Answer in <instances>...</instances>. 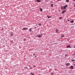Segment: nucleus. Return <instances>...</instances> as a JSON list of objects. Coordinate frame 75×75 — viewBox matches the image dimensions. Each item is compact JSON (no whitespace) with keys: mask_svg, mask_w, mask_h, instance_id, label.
<instances>
[{"mask_svg":"<svg viewBox=\"0 0 75 75\" xmlns=\"http://www.w3.org/2000/svg\"><path fill=\"white\" fill-rule=\"evenodd\" d=\"M36 36L38 38H41L42 37V35H36Z\"/></svg>","mask_w":75,"mask_h":75,"instance_id":"obj_1","label":"nucleus"},{"mask_svg":"<svg viewBox=\"0 0 75 75\" xmlns=\"http://www.w3.org/2000/svg\"><path fill=\"white\" fill-rule=\"evenodd\" d=\"M74 66H71L69 67V69H73V68H74Z\"/></svg>","mask_w":75,"mask_h":75,"instance_id":"obj_2","label":"nucleus"},{"mask_svg":"<svg viewBox=\"0 0 75 75\" xmlns=\"http://www.w3.org/2000/svg\"><path fill=\"white\" fill-rule=\"evenodd\" d=\"M68 7V5H65L63 6V7L64 8V9H66V8Z\"/></svg>","mask_w":75,"mask_h":75,"instance_id":"obj_3","label":"nucleus"},{"mask_svg":"<svg viewBox=\"0 0 75 75\" xmlns=\"http://www.w3.org/2000/svg\"><path fill=\"white\" fill-rule=\"evenodd\" d=\"M64 13H66V10H64L63 11H62V14H64Z\"/></svg>","mask_w":75,"mask_h":75,"instance_id":"obj_4","label":"nucleus"},{"mask_svg":"<svg viewBox=\"0 0 75 75\" xmlns=\"http://www.w3.org/2000/svg\"><path fill=\"white\" fill-rule=\"evenodd\" d=\"M36 1H37L38 3H40L41 2V0H36Z\"/></svg>","mask_w":75,"mask_h":75,"instance_id":"obj_5","label":"nucleus"},{"mask_svg":"<svg viewBox=\"0 0 75 75\" xmlns=\"http://www.w3.org/2000/svg\"><path fill=\"white\" fill-rule=\"evenodd\" d=\"M71 45H67L66 46L67 48H71V47H70Z\"/></svg>","mask_w":75,"mask_h":75,"instance_id":"obj_6","label":"nucleus"},{"mask_svg":"<svg viewBox=\"0 0 75 75\" xmlns=\"http://www.w3.org/2000/svg\"><path fill=\"white\" fill-rule=\"evenodd\" d=\"M28 30V28H24L22 29V30Z\"/></svg>","mask_w":75,"mask_h":75,"instance_id":"obj_7","label":"nucleus"},{"mask_svg":"<svg viewBox=\"0 0 75 75\" xmlns=\"http://www.w3.org/2000/svg\"><path fill=\"white\" fill-rule=\"evenodd\" d=\"M59 31V30L58 29H56V33H58V32Z\"/></svg>","mask_w":75,"mask_h":75,"instance_id":"obj_8","label":"nucleus"},{"mask_svg":"<svg viewBox=\"0 0 75 75\" xmlns=\"http://www.w3.org/2000/svg\"><path fill=\"white\" fill-rule=\"evenodd\" d=\"M65 65L66 66H68L69 65H70V63H67L65 64Z\"/></svg>","mask_w":75,"mask_h":75,"instance_id":"obj_9","label":"nucleus"},{"mask_svg":"<svg viewBox=\"0 0 75 75\" xmlns=\"http://www.w3.org/2000/svg\"><path fill=\"white\" fill-rule=\"evenodd\" d=\"M61 8L62 10H64V9H65L62 6H61Z\"/></svg>","mask_w":75,"mask_h":75,"instance_id":"obj_10","label":"nucleus"},{"mask_svg":"<svg viewBox=\"0 0 75 75\" xmlns=\"http://www.w3.org/2000/svg\"><path fill=\"white\" fill-rule=\"evenodd\" d=\"M74 20L71 21H70V23H74Z\"/></svg>","mask_w":75,"mask_h":75,"instance_id":"obj_11","label":"nucleus"},{"mask_svg":"<svg viewBox=\"0 0 75 75\" xmlns=\"http://www.w3.org/2000/svg\"><path fill=\"white\" fill-rule=\"evenodd\" d=\"M30 74L31 75H35V74H33L31 72L30 73Z\"/></svg>","mask_w":75,"mask_h":75,"instance_id":"obj_12","label":"nucleus"},{"mask_svg":"<svg viewBox=\"0 0 75 75\" xmlns=\"http://www.w3.org/2000/svg\"><path fill=\"white\" fill-rule=\"evenodd\" d=\"M13 33L11 32V36H13Z\"/></svg>","mask_w":75,"mask_h":75,"instance_id":"obj_13","label":"nucleus"},{"mask_svg":"<svg viewBox=\"0 0 75 75\" xmlns=\"http://www.w3.org/2000/svg\"><path fill=\"white\" fill-rule=\"evenodd\" d=\"M64 37V35H62L61 36V38H62V37Z\"/></svg>","mask_w":75,"mask_h":75,"instance_id":"obj_14","label":"nucleus"},{"mask_svg":"<svg viewBox=\"0 0 75 75\" xmlns=\"http://www.w3.org/2000/svg\"><path fill=\"white\" fill-rule=\"evenodd\" d=\"M47 17L48 18H51V16H48V15L47 16Z\"/></svg>","mask_w":75,"mask_h":75,"instance_id":"obj_15","label":"nucleus"},{"mask_svg":"<svg viewBox=\"0 0 75 75\" xmlns=\"http://www.w3.org/2000/svg\"><path fill=\"white\" fill-rule=\"evenodd\" d=\"M40 11H42V9L41 8H40Z\"/></svg>","mask_w":75,"mask_h":75,"instance_id":"obj_16","label":"nucleus"},{"mask_svg":"<svg viewBox=\"0 0 75 75\" xmlns=\"http://www.w3.org/2000/svg\"><path fill=\"white\" fill-rule=\"evenodd\" d=\"M29 31L30 32H31L32 31V30H31V28H30L29 29Z\"/></svg>","mask_w":75,"mask_h":75,"instance_id":"obj_17","label":"nucleus"},{"mask_svg":"<svg viewBox=\"0 0 75 75\" xmlns=\"http://www.w3.org/2000/svg\"><path fill=\"white\" fill-rule=\"evenodd\" d=\"M69 0H66V2H67V3H68V2H69Z\"/></svg>","mask_w":75,"mask_h":75,"instance_id":"obj_18","label":"nucleus"},{"mask_svg":"<svg viewBox=\"0 0 75 75\" xmlns=\"http://www.w3.org/2000/svg\"><path fill=\"white\" fill-rule=\"evenodd\" d=\"M75 61V60L74 59H71V61H72L73 62Z\"/></svg>","mask_w":75,"mask_h":75,"instance_id":"obj_19","label":"nucleus"},{"mask_svg":"<svg viewBox=\"0 0 75 75\" xmlns=\"http://www.w3.org/2000/svg\"><path fill=\"white\" fill-rule=\"evenodd\" d=\"M33 56H35V53H33Z\"/></svg>","mask_w":75,"mask_h":75,"instance_id":"obj_20","label":"nucleus"},{"mask_svg":"<svg viewBox=\"0 0 75 75\" xmlns=\"http://www.w3.org/2000/svg\"><path fill=\"white\" fill-rule=\"evenodd\" d=\"M38 25H39L40 26V25H41V24H38Z\"/></svg>","mask_w":75,"mask_h":75,"instance_id":"obj_21","label":"nucleus"},{"mask_svg":"<svg viewBox=\"0 0 75 75\" xmlns=\"http://www.w3.org/2000/svg\"><path fill=\"white\" fill-rule=\"evenodd\" d=\"M51 6L52 7H53V4H51Z\"/></svg>","mask_w":75,"mask_h":75,"instance_id":"obj_22","label":"nucleus"},{"mask_svg":"<svg viewBox=\"0 0 75 75\" xmlns=\"http://www.w3.org/2000/svg\"><path fill=\"white\" fill-rule=\"evenodd\" d=\"M59 18L60 19H61V18H61V17H60Z\"/></svg>","mask_w":75,"mask_h":75,"instance_id":"obj_23","label":"nucleus"},{"mask_svg":"<svg viewBox=\"0 0 75 75\" xmlns=\"http://www.w3.org/2000/svg\"><path fill=\"white\" fill-rule=\"evenodd\" d=\"M73 1H75V0H72Z\"/></svg>","mask_w":75,"mask_h":75,"instance_id":"obj_24","label":"nucleus"},{"mask_svg":"<svg viewBox=\"0 0 75 75\" xmlns=\"http://www.w3.org/2000/svg\"><path fill=\"white\" fill-rule=\"evenodd\" d=\"M67 55L65 54V57H67Z\"/></svg>","mask_w":75,"mask_h":75,"instance_id":"obj_25","label":"nucleus"},{"mask_svg":"<svg viewBox=\"0 0 75 75\" xmlns=\"http://www.w3.org/2000/svg\"><path fill=\"white\" fill-rule=\"evenodd\" d=\"M61 0H57V1H61Z\"/></svg>","mask_w":75,"mask_h":75,"instance_id":"obj_26","label":"nucleus"},{"mask_svg":"<svg viewBox=\"0 0 75 75\" xmlns=\"http://www.w3.org/2000/svg\"><path fill=\"white\" fill-rule=\"evenodd\" d=\"M67 21H69V20H67Z\"/></svg>","mask_w":75,"mask_h":75,"instance_id":"obj_27","label":"nucleus"},{"mask_svg":"<svg viewBox=\"0 0 75 75\" xmlns=\"http://www.w3.org/2000/svg\"><path fill=\"white\" fill-rule=\"evenodd\" d=\"M75 46H74V47H73V48H75Z\"/></svg>","mask_w":75,"mask_h":75,"instance_id":"obj_28","label":"nucleus"},{"mask_svg":"<svg viewBox=\"0 0 75 75\" xmlns=\"http://www.w3.org/2000/svg\"><path fill=\"white\" fill-rule=\"evenodd\" d=\"M74 7H75V4L74 5Z\"/></svg>","mask_w":75,"mask_h":75,"instance_id":"obj_29","label":"nucleus"},{"mask_svg":"<svg viewBox=\"0 0 75 75\" xmlns=\"http://www.w3.org/2000/svg\"><path fill=\"white\" fill-rule=\"evenodd\" d=\"M35 58H36L37 56H35Z\"/></svg>","mask_w":75,"mask_h":75,"instance_id":"obj_30","label":"nucleus"},{"mask_svg":"<svg viewBox=\"0 0 75 75\" xmlns=\"http://www.w3.org/2000/svg\"><path fill=\"white\" fill-rule=\"evenodd\" d=\"M35 28H36V27H35Z\"/></svg>","mask_w":75,"mask_h":75,"instance_id":"obj_31","label":"nucleus"},{"mask_svg":"<svg viewBox=\"0 0 75 75\" xmlns=\"http://www.w3.org/2000/svg\"><path fill=\"white\" fill-rule=\"evenodd\" d=\"M74 66H75V64H74Z\"/></svg>","mask_w":75,"mask_h":75,"instance_id":"obj_32","label":"nucleus"},{"mask_svg":"<svg viewBox=\"0 0 75 75\" xmlns=\"http://www.w3.org/2000/svg\"><path fill=\"white\" fill-rule=\"evenodd\" d=\"M74 55H75V54H74Z\"/></svg>","mask_w":75,"mask_h":75,"instance_id":"obj_33","label":"nucleus"}]
</instances>
